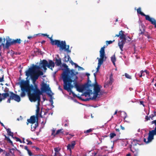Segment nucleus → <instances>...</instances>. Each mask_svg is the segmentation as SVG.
<instances>
[{
  "mask_svg": "<svg viewBox=\"0 0 156 156\" xmlns=\"http://www.w3.org/2000/svg\"><path fill=\"white\" fill-rule=\"evenodd\" d=\"M35 88L33 90L21 89V92L20 95L21 97H25L26 95V92H27L30 101L35 102L37 101L39 103L41 101L40 95L42 94V92L39 89H37V87H35Z\"/></svg>",
  "mask_w": 156,
  "mask_h": 156,
  "instance_id": "f257e3e1",
  "label": "nucleus"
},
{
  "mask_svg": "<svg viewBox=\"0 0 156 156\" xmlns=\"http://www.w3.org/2000/svg\"><path fill=\"white\" fill-rule=\"evenodd\" d=\"M55 63L56 65L58 66H60L62 64V62L61 58H59L58 59H56Z\"/></svg>",
  "mask_w": 156,
  "mask_h": 156,
  "instance_id": "7c9ffc66",
  "label": "nucleus"
},
{
  "mask_svg": "<svg viewBox=\"0 0 156 156\" xmlns=\"http://www.w3.org/2000/svg\"><path fill=\"white\" fill-rule=\"evenodd\" d=\"M68 135H71L70 134H69L68 133H65L63 129L62 128L58 130L56 132L55 129L54 128H53L51 130V135L52 136H54L56 135L63 136Z\"/></svg>",
  "mask_w": 156,
  "mask_h": 156,
  "instance_id": "9d476101",
  "label": "nucleus"
},
{
  "mask_svg": "<svg viewBox=\"0 0 156 156\" xmlns=\"http://www.w3.org/2000/svg\"><path fill=\"white\" fill-rule=\"evenodd\" d=\"M147 20L151 22L152 24L154 25L155 27L156 28V20L154 18L150 17Z\"/></svg>",
  "mask_w": 156,
  "mask_h": 156,
  "instance_id": "b1692460",
  "label": "nucleus"
},
{
  "mask_svg": "<svg viewBox=\"0 0 156 156\" xmlns=\"http://www.w3.org/2000/svg\"><path fill=\"white\" fill-rule=\"evenodd\" d=\"M38 102V104L37 106V109L36 110V116L37 119H38V116L39 115V112L40 111V109L39 105H40V102L39 103Z\"/></svg>",
  "mask_w": 156,
  "mask_h": 156,
  "instance_id": "bb28decb",
  "label": "nucleus"
},
{
  "mask_svg": "<svg viewBox=\"0 0 156 156\" xmlns=\"http://www.w3.org/2000/svg\"><path fill=\"white\" fill-rule=\"evenodd\" d=\"M101 66V65H98L97 67L96 68L97 70H96V73H98L99 71L100 68Z\"/></svg>",
  "mask_w": 156,
  "mask_h": 156,
  "instance_id": "a18cd8bd",
  "label": "nucleus"
},
{
  "mask_svg": "<svg viewBox=\"0 0 156 156\" xmlns=\"http://www.w3.org/2000/svg\"><path fill=\"white\" fill-rule=\"evenodd\" d=\"M139 142H140L138 140H133V142L134 143L137 142V144H139Z\"/></svg>",
  "mask_w": 156,
  "mask_h": 156,
  "instance_id": "5fc2aeb1",
  "label": "nucleus"
},
{
  "mask_svg": "<svg viewBox=\"0 0 156 156\" xmlns=\"http://www.w3.org/2000/svg\"><path fill=\"white\" fill-rule=\"evenodd\" d=\"M2 45L4 47L5 46V48L7 49L9 48V46L13 45L12 41V39L9 38L8 40H6V43L5 44L4 43H2Z\"/></svg>",
  "mask_w": 156,
  "mask_h": 156,
  "instance_id": "4468645a",
  "label": "nucleus"
},
{
  "mask_svg": "<svg viewBox=\"0 0 156 156\" xmlns=\"http://www.w3.org/2000/svg\"><path fill=\"white\" fill-rule=\"evenodd\" d=\"M151 124H154L155 127L154 130L149 131L148 136H154L156 135V120L152 121Z\"/></svg>",
  "mask_w": 156,
  "mask_h": 156,
  "instance_id": "ddd939ff",
  "label": "nucleus"
},
{
  "mask_svg": "<svg viewBox=\"0 0 156 156\" xmlns=\"http://www.w3.org/2000/svg\"><path fill=\"white\" fill-rule=\"evenodd\" d=\"M36 117L34 115L30 117V119H28L27 121L28 122H27V125L29 123L34 124L36 122Z\"/></svg>",
  "mask_w": 156,
  "mask_h": 156,
  "instance_id": "412c9836",
  "label": "nucleus"
},
{
  "mask_svg": "<svg viewBox=\"0 0 156 156\" xmlns=\"http://www.w3.org/2000/svg\"><path fill=\"white\" fill-rule=\"evenodd\" d=\"M124 32L121 30L119 31V34H116L115 37H119L120 39L122 40H125V39L126 37V36L125 35Z\"/></svg>",
  "mask_w": 156,
  "mask_h": 156,
  "instance_id": "dca6fc26",
  "label": "nucleus"
},
{
  "mask_svg": "<svg viewBox=\"0 0 156 156\" xmlns=\"http://www.w3.org/2000/svg\"><path fill=\"white\" fill-rule=\"evenodd\" d=\"M62 66L66 69V71H64L62 74V78H64V77L66 75H67L68 77L71 76L72 77L73 76H75L74 74V70L72 69L70 70L68 68V66L66 64L63 63L62 64Z\"/></svg>",
  "mask_w": 156,
  "mask_h": 156,
  "instance_id": "6e6552de",
  "label": "nucleus"
},
{
  "mask_svg": "<svg viewBox=\"0 0 156 156\" xmlns=\"http://www.w3.org/2000/svg\"><path fill=\"white\" fill-rule=\"evenodd\" d=\"M116 135L115 133H111L110 134V136L113 137L116 136Z\"/></svg>",
  "mask_w": 156,
  "mask_h": 156,
  "instance_id": "49530a36",
  "label": "nucleus"
},
{
  "mask_svg": "<svg viewBox=\"0 0 156 156\" xmlns=\"http://www.w3.org/2000/svg\"><path fill=\"white\" fill-rule=\"evenodd\" d=\"M50 40L52 45H56L59 48V50L60 51L64 50L67 53L71 52V50L69 49V45H66L65 41H60L57 40H54L51 38H50Z\"/></svg>",
  "mask_w": 156,
  "mask_h": 156,
  "instance_id": "39448f33",
  "label": "nucleus"
},
{
  "mask_svg": "<svg viewBox=\"0 0 156 156\" xmlns=\"http://www.w3.org/2000/svg\"><path fill=\"white\" fill-rule=\"evenodd\" d=\"M24 149H25L27 151H28L29 150L28 148V147L27 146H25L24 147Z\"/></svg>",
  "mask_w": 156,
  "mask_h": 156,
  "instance_id": "052dcab7",
  "label": "nucleus"
},
{
  "mask_svg": "<svg viewBox=\"0 0 156 156\" xmlns=\"http://www.w3.org/2000/svg\"><path fill=\"white\" fill-rule=\"evenodd\" d=\"M10 96L9 98L8 99L7 102L8 103H10L11 100H13L18 102L20 101V98L19 96L15 94L12 92H10L9 93L8 92L1 94L0 93V102H1L3 100H5L7 97Z\"/></svg>",
  "mask_w": 156,
  "mask_h": 156,
  "instance_id": "20e7f679",
  "label": "nucleus"
},
{
  "mask_svg": "<svg viewBox=\"0 0 156 156\" xmlns=\"http://www.w3.org/2000/svg\"><path fill=\"white\" fill-rule=\"evenodd\" d=\"M27 151L28 154L30 156H32V152L29 150Z\"/></svg>",
  "mask_w": 156,
  "mask_h": 156,
  "instance_id": "3c124183",
  "label": "nucleus"
},
{
  "mask_svg": "<svg viewBox=\"0 0 156 156\" xmlns=\"http://www.w3.org/2000/svg\"><path fill=\"white\" fill-rule=\"evenodd\" d=\"M91 81L90 80L89 78H87V82L85 84H88L87 89L89 88L90 87H93V84H91Z\"/></svg>",
  "mask_w": 156,
  "mask_h": 156,
  "instance_id": "c85d7f7f",
  "label": "nucleus"
},
{
  "mask_svg": "<svg viewBox=\"0 0 156 156\" xmlns=\"http://www.w3.org/2000/svg\"><path fill=\"white\" fill-rule=\"evenodd\" d=\"M105 47L104 46L102 47L100 50V58H97V59H98V65L101 66L104 61L106 60L107 57L105 56Z\"/></svg>",
  "mask_w": 156,
  "mask_h": 156,
  "instance_id": "1a4fd4ad",
  "label": "nucleus"
},
{
  "mask_svg": "<svg viewBox=\"0 0 156 156\" xmlns=\"http://www.w3.org/2000/svg\"><path fill=\"white\" fill-rule=\"evenodd\" d=\"M140 104L141 105H142L144 106V105L143 103H144V102L142 101H140Z\"/></svg>",
  "mask_w": 156,
  "mask_h": 156,
  "instance_id": "e2e57ef3",
  "label": "nucleus"
},
{
  "mask_svg": "<svg viewBox=\"0 0 156 156\" xmlns=\"http://www.w3.org/2000/svg\"><path fill=\"white\" fill-rule=\"evenodd\" d=\"M69 92L70 93H72V94L73 95L74 97H77V95H76V94H75L74 93V92H73L72 90L71 91H69Z\"/></svg>",
  "mask_w": 156,
  "mask_h": 156,
  "instance_id": "8fccbe9b",
  "label": "nucleus"
},
{
  "mask_svg": "<svg viewBox=\"0 0 156 156\" xmlns=\"http://www.w3.org/2000/svg\"><path fill=\"white\" fill-rule=\"evenodd\" d=\"M111 60L114 65H115V62L116 60L115 55H114L111 57Z\"/></svg>",
  "mask_w": 156,
  "mask_h": 156,
  "instance_id": "2f4dec72",
  "label": "nucleus"
},
{
  "mask_svg": "<svg viewBox=\"0 0 156 156\" xmlns=\"http://www.w3.org/2000/svg\"><path fill=\"white\" fill-rule=\"evenodd\" d=\"M55 64L54 62L51 60H49L48 61V63L47 65V67L53 70L52 68L54 67Z\"/></svg>",
  "mask_w": 156,
  "mask_h": 156,
  "instance_id": "aec40b11",
  "label": "nucleus"
},
{
  "mask_svg": "<svg viewBox=\"0 0 156 156\" xmlns=\"http://www.w3.org/2000/svg\"><path fill=\"white\" fill-rule=\"evenodd\" d=\"M154 139V137H146L144 139V141L146 144H148Z\"/></svg>",
  "mask_w": 156,
  "mask_h": 156,
  "instance_id": "5701e85b",
  "label": "nucleus"
},
{
  "mask_svg": "<svg viewBox=\"0 0 156 156\" xmlns=\"http://www.w3.org/2000/svg\"><path fill=\"white\" fill-rule=\"evenodd\" d=\"M114 81V79L113 78V76L112 74H111L109 80L105 83L104 85V87H107L109 86V85H111L112 83Z\"/></svg>",
  "mask_w": 156,
  "mask_h": 156,
  "instance_id": "2eb2a0df",
  "label": "nucleus"
},
{
  "mask_svg": "<svg viewBox=\"0 0 156 156\" xmlns=\"http://www.w3.org/2000/svg\"><path fill=\"white\" fill-rule=\"evenodd\" d=\"M133 153H134V156H138V150L137 149L136 151L134 152H133Z\"/></svg>",
  "mask_w": 156,
  "mask_h": 156,
  "instance_id": "37998d69",
  "label": "nucleus"
},
{
  "mask_svg": "<svg viewBox=\"0 0 156 156\" xmlns=\"http://www.w3.org/2000/svg\"><path fill=\"white\" fill-rule=\"evenodd\" d=\"M35 37V35L33 36H29L27 37V38L29 39H31L34 38Z\"/></svg>",
  "mask_w": 156,
  "mask_h": 156,
  "instance_id": "09e8293b",
  "label": "nucleus"
},
{
  "mask_svg": "<svg viewBox=\"0 0 156 156\" xmlns=\"http://www.w3.org/2000/svg\"><path fill=\"white\" fill-rule=\"evenodd\" d=\"M33 84L34 85L31 84L30 85L27 81L22 80L21 81L20 86L21 89H27L29 90H33L35 87H37V89H39L37 84L35 83H33Z\"/></svg>",
  "mask_w": 156,
  "mask_h": 156,
  "instance_id": "0eeeda50",
  "label": "nucleus"
},
{
  "mask_svg": "<svg viewBox=\"0 0 156 156\" xmlns=\"http://www.w3.org/2000/svg\"><path fill=\"white\" fill-rule=\"evenodd\" d=\"M4 81L3 76L2 78H0V82H2Z\"/></svg>",
  "mask_w": 156,
  "mask_h": 156,
  "instance_id": "6e6d98bb",
  "label": "nucleus"
},
{
  "mask_svg": "<svg viewBox=\"0 0 156 156\" xmlns=\"http://www.w3.org/2000/svg\"><path fill=\"white\" fill-rule=\"evenodd\" d=\"M92 94V90L90 89L87 90V91L84 93V95L86 97L87 96L90 97V95Z\"/></svg>",
  "mask_w": 156,
  "mask_h": 156,
  "instance_id": "393cba45",
  "label": "nucleus"
},
{
  "mask_svg": "<svg viewBox=\"0 0 156 156\" xmlns=\"http://www.w3.org/2000/svg\"><path fill=\"white\" fill-rule=\"evenodd\" d=\"M5 140L7 141L8 142L11 144L13 146V144L12 141L9 138V137H5Z\"/></svg>",
  "mask_w": 156,
  "mask_h": 156,
  "instance_id": "c9c22d12",
  "label": "nucleus"
},
{
  "mask_svg": "<svg viewBox=\"0 0 156 156\" xmlns=\"http://www.w3.org/2000/svg\"><path fill=\"white\" fill-rule=\"evenodd\" d=\"M145 31V29L144 28L142 30L141 29L139 30V34H144V32Z\"/></svg>",
  "mask_w": 156,
  "mask_h": 156,
  "instance_id": "4c0bfd02",
  "label": "nucleus"
},
{
  "mask_svg": "<svg viewBox=\"0 0 156 156\" xmlns=\"http://www.w3.org/2000/svg\"><path fill=\"white\" fill-rule=\"evenodd\" d=\"M40 69V67L39 66L33 65L32 67L29 68L25 72L26 76L27 77L30 76L33 83H35V81L39 76H42L44 74L43 72L39 70Z\"/></svg>",
  "mask_w": 156,
  "mask_h": 156,
  "instance_id": "f03ea898",
  "label": "nucleus"
},
{
  "mask_svg": "<svg viewBox=\"0 0 156 156\" xmlns=\"http://www.w3.org/2000/svg\"><path fill=\"white\" fill-rule=\"evenodd\" d=\"M120 126L121 129L122 130H123L125 129L124 127L122 126V125H121Z\"/></svg>",
  "mask_w": 156,
  "mask_h": 156,
  "instance_id": "0e129e2a",
  "label": "nucleus"
},
{
  "mask_svg": "<svg viewBox=\"0 0 156 156\" xmlns=\"http://www.w3.org/2000/svg\"><path fill=\"white\" fill-rule=\"evenodd\" d=\"M71 60V59L69 55H65L64 59V60L65 62H67L68 61L70 62Z\"/></svg>",
  "mask_w": 156,
  "mask_h": 156,
  "instance_id": "c756f323",
  "label": "nucleus"
},
{
  "mask_svg": "<svg viewBox=\"0 0 156 156\" xmlns=\"http://www.w3.org/2000/svg\"><path fill=\"white\" fill-rule=\"evenodd\" d=\"M7 131L9 135L11 136H13V133L11 132L10 129H7Z\"/></svg>",
  "mask_w": 156,
  "mask_h": 156,
  "instance_id": "f704fd0d",
  "label": "nucleus"
},
{
  "mask_svg": "<svg viewBox=\"0 0 156 156\" xmlns=\"http://www.w3.org/2000/svg\"><path fill=\"white\" fill-rule=\"evenodd\" d=\"M86 75L87 76V78H89V76L90 75V74L89 73H86Z\"/></svg>",
  "mask_w": 156,
  "mask_h": 156,
  "instance_id": "680f3d73",
  "label": "nucleus"
},
{
  "mask_svg": "<svg viewBox=\"0 0 156 156\" xmlns=\"http://www.w3.org/2000/svg\"><path fill=\"white\" fill-rule=\"evenodd\" d=\"M94 130V129H90L88 130H87L86 131H85L84 132V133H90L91 134L93 135L94 136H100L99 134L98 133H93V131Z\"/></svg>",
  "mask_w": 156,
  "mask_h": 156,
  "instance_id": "f3484780",
  "label": "nucleus"
},
{
  "mask_svg": "<svg viewBox=\"0 0 156 156\" xmlns=\"http://www.w3.org/2000/svg\"><path fill=\"white\" fill-rule=\"evenodd\" d=\"M94 87V95L92 97H90L89 98H86L83 100L84 101H87L90 100H94L96 99L98 95H99V93L100 91V88L99 85L98 84L97 81L95 82L93 84Z\"/></svg>",
  "mask_w": 156,
  "mask_h": 156,
  "instance_id": "423d86ee",
  "label": "nucleus"
},
{
  "mask_svg": "<svg viewBox=\"0 0 156 156\" xmlns=\"http://www.w3.org/2000/svg\"><path fill=\"white\" fill-rule=\"evenodd\" d=\"M137 13L140 14L141 16H145V19L146 20H147L150 17L149 15H146L142 12L141 11V8L140 7H139L137 9Z\"/></svg>",
  "mask_w": 156,
  "mask_h": 156,
  "instance_id": "a211bd4d",
  "label": "nucleus"
},
{
  "mask_svg": "<svg viewBox=\"0 0 156 156\" xmlns=\"http://www.w3.org/2000/svg\"><path fill=\"white\" fill-rule=\"evenodd\" d=\"M13 139L15 138L16 140L17 141H19L20 142H21L20 140V139H19V138L17 137H12Z\"/></svg>",
  "mask_w": 156,
  "mask_h": 156,
  "instance_id": "864d4df0",
  "label": "nucleus"
},
{
  "mask_svg": "<svg viewBox=\"0 0 156 156\" xmlns=\"http://www.w3.org/2000/svg\"><path fill=\"white\" fill-rule=\"evenodd\" d=\"M125 75L126 78H127L129 79H131V76L129 75L128 74H127V73H125Z\"/></svg>",
  "mask_w": 156,
  "mask_h": 156,
  "instance_id": "79ce46f5",
  "label": "nucleus"
},
{
  "mask_svg": "<svg viewBox=\"0 0 156 156\" xmlns=\"http://www.w3.org/2000/svg\"><path fill=\"white\" fill-rule=\"evenodd\" d=\"M15 149L12 148L10 149L9 150V152L12 154V155L14 156V150H15Z\"/></svg>",
  "mask_w": 156,
  "mask_h": 156,
  "instance_id": "58836bf2",
  "label": "nucleus"
},
{
  "mask_svg": "<svg viewBox=\"0 0 156 156\" xmlns=\"http://www.w3.org/2000/svg\"><path fill=\"white\" fill-rule=\"evenodd\" d=\"M21 41L20 39H17L15 40L12 39L13 45L16 44H20L21 43Z\"/></svg>",
  "mask_w": 156,
  "mask_h": 156,
  "instance_id": "a878e982",
  "label": "nucleus"
},
{
  "mask_svg": "<svg viewBox=\"0 0 156 156\" xmlns=\"http://www.w3.org/2000/svg\"><path fill=\"white\" fill-rule=\"evenodd\" d=\"M38 121H37L36 123L35 122V124L34 125L33 124H32L31 126V127L32 128H33L34 129V130L38 126Z\"/></svg>",
  "mask_w": 156,
  "mask_h": 156,
  "instance_id": "72a5a7b5",
  "label": "nucleus"
},
{
  "mask_svg": "<svg viewBox=\"0 0 156 156\" xmlns=\"http://www.w3.org/2000/svg\"><path fill=\"white\" fill-rule=\"evenodd\" d=\"M125 43V40H121V41H119L118 45L121 51H123V48Z\"/></svg>",
  "mask_w": 156,
  "mask_h": 156,
  "instance_id": "6ab92c4d",
  "label": "nucleus"
},
{
  "mask_svg": "<svg viewBox=\"0 0 156 156\" xmlns=\"http://www.w3.org/2000/svg\"><path fill=\"white\" fill-rule=\"evenodd\" d=\"M27 140L28 142L27 144H32V142L31 141H28Z\"/></svg>",
  "mask_w": 156,
  "mask_h": 156,
  "instance_id": "69168bd1",
  "label": "nucleus"
},
{
  "mask_svg": "<svg viewBox=\"0 0 156 156\" xmlns=\"http://www.w3.org/2000/svg\"><path fill=\"white\" fill-rule=\"evenodd\" d=\"M96 73H94V80H95V82L96 81H96Z\"/></svg>",
  "mask_w": 156,
  "mask_h": 156,
  "instance_id": "13d9d810",
  "label": "nucleus"
},
{
  "mask_svg": "<svg viewBox=\"0 0 156 156\" xmlns=\"http://www.w3.org/2000/svg\"><path fill=\"white\" fill-rule=\"evenodd\" d=\"M41 86V91L40 90V91L42 93L43 92L51 91L50 88L49 87V85H47L44 82H43L42 83Z\"/></svg>",
  "mask_w": 156,
  "mask_h": 156,
  "instance_id": "f8f14e48",
  "label": "nucleus"
},
{
  "mask_svg": "<svg viewBox=\"0 0 156 156\" xmlns=\"http://www.w3.org/2000/svg\"><path fill=\"white\" fill-rule=\"evenodd\" d=\"M144 34L145 36L147 37L148 35H149V34L148 33V32H146L144 33Z\"/></svg>",
  "mask_w": 156,
  "mask_h": 156,
  "instance_id": "bf43d9fd",
  "label": "nucleus"
},
{
  "mask_svg": "<svg viewBox=\"0 0 156 156\" xmlns=\"http://www.w3.org/2000/svg\"><path fill=\"white\" fill-rule=\"evenodd\" d=\"M126 156H131V154L130 153H129L126 154Z\"/></svg>",
  "mask_w": 156,
  "mask_h": 156,
  "instance_id": "774afa93",
  "label": "nucleus"
},
{
  "mask_svg": "<svg viewBox=\"0 0 156 156\" xmlns=\"http://www.w3.org/2000/svg\"><path fill=\"white\" fill-rule=\"evenodd\" d=\"M125 39L126 42V40L128 42H129L131 40V38L129 36L126 37Z\"/></svg>",
  "mask_w": 156,
  "mask_h": 156,
  "instance_id": "a19ab883",
  "label": "nucleus"
},
{
  "mask_svg": "<svg viewBox=\"0 0 156 156\" xmlns=\"http://www.w3.org/2000/svg\"><path fill=\"white\" fill-rule=\"evenodd\" d=\"M144 71L142 70L140 71V74L139 75L140 77H141L143 76L144 75V74H143Z\"/></svg>",
  "mask_w": 156,
  "mask_h": 156,
  "instance_id": "de8ad7c7",
  "label": "nucleus"
},
{
  "mask_svg": "<svg viewBox=\"0 0 156 156\" xmlns=\"http://www.w3.org/2000/svg\"><path fill=\"white\" fill-rule=\"evenodd\" d=\"M145 119L146 120V121H147L148 120H149L150 119V118L149 116L148 117L147 115L145 117Z\"/></svg>",
  "mask_w": 156,
  "mask_h": 156,
  "instance_id": "603ef678",
  "label": "nucleus"
},
{
  "mask_svg": "<svg viewBox=\"0 0 156 156\" xmlns=\"http://www.w3.org/2000/svg\"><path fill=\"white\" fill-rule=\"evenodd\" d=\"M73 82L74 83V87L79 92H82L83 90H87L88 86L87 84H85L81 86L79 85L77 81L75 80H73Z\"/></svg>",
  "mask_w": 156,
  "mask_h": 156,
  "instance_id": "9b49d317",
  "label": "nucleus"
},
{
  "mask_svg": "<svg viewBox=\"0 0 156 156\" xmlns=\"http://www.w3.org/2000/svg\"><path fill=\"white\" fill-rule=\"evenodd\" d=\"M70 62L71 63L72 65H75V67L76 68L79 67V66L76 63L74 62L71 60L70 61Z\"/></svg>",
  "mask_w": 156,
  "mask_h": 156,
  "instance_id": "e433bc0d",
  "label": "nucleus"
},
{
  "mask_svg": "<svg viewBox=\"0 0 156 156\" xmlns=\"http://www.w3.org/2000/svg\"><path fill=\"white\" fill-rule=\"evenodd\" d=\"M75 145V143L74 141L72 142L70 144H69L67 146V149L69 150L70 152H71V150L74 148Z\"/></svg>",
  "mask_w": 156,
  "mask_h": 156,
  "instance_id": "4be33fe9",
  "label": "nucleus"
},
{
  "mask_svg": "<svg viewBox=\"0 0 156 156\" xmlns=\"http://www.w3.org/2000/svg\"><path fill=\"white\" fill-rule=\"evenodd\" d=\"M114 41H115V40H114L113 41H106V44H112L113 42H114Z\"/></svg>",
  "mask_w": 156,
  "mask_h": 156,
  "instance_id": "c03bdc74",
  "label": "nucleus"
},
{
  "mask_svg": "<svg viewBox=\"0 0 156 156\" xmlns=\"http://www.w3.org/2000/svg\"><path fill=\"white\" fill-rule=\"evenodd\" d=\"M4 151L2 149L0 148V154L2 152H3V151L4 152Z\"/></svg>",
  "mask_w": 156,
  "mask_h": 156,
  "instance_id": "338daca9",
  "label": "nucleus"
},
{
  "mask_svg": "<svg viewBox=\"0 0 156 156\" xmlns=\"http://www.w3.org/2000/svg\"><path fill=\"white\" fill-rule=\"evenodd\" d=\"M60 150V148L59 147H56L55 148L56 156H58V155H59V151Z\"/></svg>",
  "mask_w": 156,
  "mask_h": 156,
  "instance_id": "473e14b6",
  "label": "nucleus"
},
{
  "mask_svg": "<svg viewBox=\"0 0 156 156\" xmlns=\"http://www.w3.org/2000/svg\"><path fill=\"white\" fill-rule=\"evenodd\" d=\"M64 82V89L65 90H67L68 92L71 91L72 89L73 88L74 86H73L71 84L73 80H75L77 81L78 77L75 75V76H73L71 77V76L68 77L67 75H66L62 78Z\"/></svg>",
  "mask_w": 156,
  "mask_h": 156,
  "instance_id": "7ed1b4c3",
  "label": "nucleus"
},
{
  "mask_svg": "<svg viewBox=\"0 0 156 156\" xmlns=\"http://www.w3.org/2000/svg\"><path fill=\"white\" fill-rule=\"evenodd\" d=\"M3 153L5 154V156H14L12 155H11L9 153L7 152L4 151Z\"/></svg>",
  "mask_w": 156,
  "mask_h": 156,
  "instance_id": "ea45409f",
  "label": "nucleus"
},
{
  "mask_svg": "<svg viewBox=\"0 0 156 156\" xmlns=\"http://www.w3.org/2000/svg\"><path fill=\"white\" fill-rule=\"evenodd\" d=\"M41 64L42 65V67H47V65L48 64V62L45 59L42 60Z\"/></svg>",
  "mask_w": 156,
  "mask_h": 156,
  "instance_id": "cd10ccee",
  "label": "nucleus"
},
{
  "mask_svg": "<svg viewBox=\"0 0 156 156\" xmlns=\"http://www.w3.org/2000/svg\"><path fill=\"white\" fill-rule=\"evenodd\" d=\"M154 116V115L153 114H152L151 115H150L149 116L150 118H151L152 120H153V118Z\"/></svg>",
  "mask_w": 156,
  "mask_h": 156,
  "instance_id": "4d7b16f0",
  "label": "nucleus"
}]
</instances>
